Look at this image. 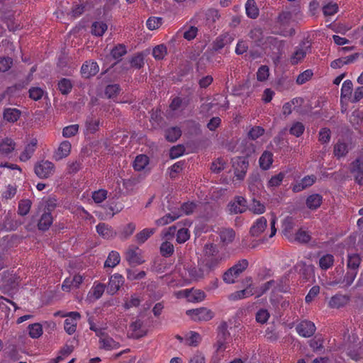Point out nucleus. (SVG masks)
<instances>
[{
    "label": "nucleus",
    "mask_w": 363,
    "mask_h": 363,
    "mask_svg": "<svg viewBox=\"0 0 363 363\" xmlns=\"http://www.w3.org/2000/svg\"><path fill=\"white\" fill-rule=\"evenodd\" d=\"M228 257L219 253L216 245L213 243L206 244L203 250V256L200 259L203 266L206 267L209 272L218 268L220 264Z\"/></svg>",
    "instance_id": "f257e3e1"
},
{
    "label": "nucleus",
    "mask_w": 363,
    "mask_h": 363,
    "mask_svg": "<svg viewBox=\"0 0 363 363\" xmlns=\"http://www.w3.org/2000/svg\"><path fill=\"white\" fill-rule=\"evenodd\" d=\"M293 21L292 13L289 11H282L277 16V23L281 30V34L286 36L291 35L295 33L294 28H289Z\"/></svg>",
    "instance_id": "f03ea898"
},
{
    "label": "nucleus",
    "mask_w": 363,
    "mask_h": 363,
    "mask_svg": "<svg viewBox=\"0 0 363 363\" xmlns=\"http://www.w3.org/2000/svg\"><path fill=\"white\" fill-rule=\"evenodd\" d=\"M177 296V298H186L189 302L199 303L205 299L206 294L201 289H186L178 291Z\"/></svg>",
    "instance_id": "7ed1b4c3"
},
{
    "label": "nucleus",
    "mask_w": 363,
    "mask_h": 363,
    "mask_svg": "<svg viewBox=\"0 0 363 363\" xmlns=\"http://www.w3.org/2000/svg\"><path fill=\"white\" fill-rule=\"evenodd\" d=\"M35 173L40 179H47L53 174L55 165L48 160H42L35 165Z\"/></svg>",
    "instance_id": "20e7f679"
},
{
    "label": "nucleus",
    "mask_w": 363,
    "mask_h": 363,
    "mask_svg": "<svg viewBox=\"0 0 363 363\" xmlns=\"http://www.w3.org/2000/svg\"><path fill=\"white\" fill-rule=\"evenodd\" d=\"M229 337L230 333L228 330V325L225 322H223L218 327L217 341L215 345L218 352L225 350L228 344L227 340Z\"/></svg>",
    "instance_id": "39448f33"
},
{
    "label": "nucleus",
    "mask_w": 363,
    "mask_h": 363,
    "mask_svg": "<svg viewBox=\"0 0 363 363\" xmlns=\"http://www.w3.org/2000/svg\"><path fill=\"white\" fill-rule=\"evenodd\" d=\"M249 162L246 157H238L233 159L234 175L238 180H243L248 168Z\"/></svg>",
    "instance_id": "423d86ee"
},
{
    "label": "nucleus",
    "mask_w": 363,
    "mask_h": 363,
    "mask_svg": "<svg viewBox=\"0 0 363 363\" xmlns=\"http://www.w3.org/2000/svg\"><path fill=\"white\" fill-rule=\"evenodd\" d=\"M311 47L308 43L302 42L296 47L294 52L290 57V62L292 65H298L306 56L307 53L311 51Z\"/></svg>",
    "instance_id": "0eeeda50"
},
{
    "label": "nucleus",
    "mask_w": 363,
    "mask_h": 363,
    "mask_svg": "<svg viewBox=\"0 0 363 363\" xmlns=\"http://www.w3.org/2000/svg\"><path fill=\"white\" fill-rule=\"evenodd\" d=\"M186 314L194 321H208L214 316V313L211 310L203 307L188 310Z\"/></svg>",
    "instance_id": "6e6552de"
},
{
    "label": "nucleus",
    "mask_w": 363,
    "mask_h": 363,
    "mask_svg": "<svg viewBox=\"0 0 363 363\" xmlns=\"http://www.w3.org/2000/svg\"><path fill=\"white\" fill-rule=\"evenodd\" d=\"M296 330L300 336L310 337L314 335L316 327L312 321L303 320L296 325Z\"/></svg>",
    "instance_id": "1a4fd4ad"
},
{
    "label": "nucleus",
    "mask_w": 363,
    "mask_h": 363,
    "mask_svg": "<svg viewBox=\"0 0 363 363\" xmlns=\"http://www.w3.org/2000/svg\"><path fill=\"white\" fill-rule=\"evenodd\" d=\"M64 317L67 318L64 323L65 330L69 335L74 334L77 329V320L81 317L79 313L77 311L69 312L65 315Z\"/></svg>",
    "instance_id": "9d476101"
},
{
    "label": "nucleus",
    "mask_w": 363,
    "mask_h": 363,
    "mask_svg": "<svg viewBox=\"0 0 363 363\" xmlns=\"http://www.w3.org/2000/svg\"><path fill=\"white\" fill-rule=\"evenodd\" d=\"M209 273L206 267L203 266V262L201 260L199 261L197 267H191L188 269V274L193 281H200Z\"/></svg>",
    "instance_id": "9b49d317"
},
{
    "label": "nucleus",
    "mask_w": 363,
    "mask_h": 363,
    "mask_svg": "<svg viewBox=\"0 0 363 363\" xmlns=\"http://www.w3.org/2000/svg\"><path fill=\"white\" fill-rule=\"evenodd\" d=\"M124 283V278L122 275L116 273L111 276L106 286V291L108 294H115Z\"/></svg>",
    "instance_id": "f8f14e48"
},
{
    "label": "nucleus",
    "mask_w": 363,
    "mask_h": 363,
    "mask_svg": "<svg viewBox=\"0 0 363 363\" xmlns=\"http://www.w3.org/2000/svg\"><path fill=\"white\" fill-rule=\"evenodd\" d=\"M317 177L314 174L305 176L301 181L295 184H292L291 189L293 192L298 193L306 188L313 185L316 182Z\"/></svg>",
    "instance_id": "ddd939ff"
},
{
    "label": "nucleus",
    "mask_w": 363,
    "mask_h": 363,
    "mask_svg": "<svg viewBox=\"0 0 363 363\" xmlns=\"http://www.w3.org/2000/svg\"><path fill=\"white\" fill-rule=\"evenodd\" d=\"M247 286L245 289L232 293L229 296V298L232 301H237L247 298L254 294V288L252 286V278L248 277L246 279Z\"/></svg>",
    "instance_id": "4468645a"
},
{
    "label": "nucleus",
    "mask_w": 363,
    "mask_h": 363,
    "mask_svg": "<svg viewBox=\"0 0 363 363\" xmlns=\"http://www.w3.org/2000/svg\"><path fill=\"white\" fill-rule=\"evenodd\" d=\"M16 148V143L10 138H6L0 142V157H9Z\"/></svg>",
    "instance_id": "2eb2a0df"
},
{
    "label": "nucleus",
    "mask_w": 363,
    "mask_h": 363,
    "mask_svg": "<svg viewBox=\"0 0 363 363\" xmlns=\"http://www.w3.org/2000/svg\"><path fill=\"white\" fill-rule=\"evenodd\" d=\"M247 209V200L242 196H236L235 201L228 204V210L231 213H242Z\"/></svg>",
    "instance_id": "dca6fc26"
},
{
    "label": "nucleus",
    "mask_w": 363,
    "mask_h": 363,
    "mask_svg": "<svg viewBox=\"0 0 363 363\" xmlns=\"http://www.w3.org/2000/svg\"><path fill=\"white\" fill-rule=\"evenodd\" d=\"M96 230L97 233L106 240L113 239L117 235V232L111 225L105 223H99L96 226Z\"/></svg>",
    "instance_id": "f3484780"
},
{
    "label": "nucleus",
    "mask_w": 363,
    "mask_h": 363,
    "mask_svg": "<svg viewBox=\"0 0 363 363\" xmlns=\"http://www.w3.org/2000/svg\"><path fill=\"white\" fill-rule=\"evenodd\" d=\"M99 71L96 62L86 61L81 67V74L84 78H89L96 75Z\"/></svg>",
    "instance_id": "a211bd4d"
},
{
    "label": "nucleus",
    "mask_w": 363,
    "mask_h": 363,
    "mask_svg": "<svg viewBox=\"0 0 363 363\" xmlns=\"http://www.w3.org/2000/svg\"><path fill=\"white\" fill-rule=\"evenodd\" d=\"M267 220L264 216L257 218L250 229V233L253 237L259 236L266 229Z\"/></svg>",
    "instance_id": "6ab92c4d"
},
{
    "label": "nucleus",
    "mask_w": 363,
    "mask_h": 363,
    "mask_svg": "<svg viewBox=\"0 0 363 363\" xmlns=\"http://www.w3.org/2000/svg\"><path fill=\"white\" fill-rule=\"evenodd\" d=\"M129 330L130 332V337L135 339L140 338L146 335V330L143 326V323L140 319H137L130 325Z\"/></svg>",
    "instance_id": "aec40b11"
},
{
    "label": "nucleus",
    "mask_w": 363,
    "mask_h": 363,
    "mask_svg": "<svg viewBox=\"0 0 363 363\" xmlns=\"http://www.w3.org/2000/svg\"><path fill=\"white\" fill-rule=\"evenodd\" d=\"M350 300L349 295L336 294L330 298L328 305L332 308H340L346 306Z\"/></svg>",
    "instance_id": "412c9836"
},
{
    "label": "nucleus",
    "mask_w": 363,
    "mask_h": 363,
    "mask_svg": "<svg viewBox=\"0 0 363 363\" xmlns=\"http://www.w3.org/2000/svg\"><path fill=\"white\" fill-rule=\"evenodd\" d=\"M125 258L130 265H139L144 262L138 247L129 248L125 253Z\"/></svg>",
    "instance_id": "4be33fe9"
},
{
    "label": "nucleus",
    "mask_w": 363,
    "mask_h": 363,
    "mask_svg": "<svg viewBox=\"0 0 363 363\" xmlns=\"http://www.w3.org/2000/svg\"><path fill=\"white\" fill-rule=\"evenodd\" d=\"M234 38L229 33H224L218 35L213 43V49L218 51L223 48L225 45L230 44Z\"/></svg>",
    "instance_id": "5701e85b"
},
{
    "label": "nucleus",
    "mask_w": 363,
    "mask_h": 363,
    "mask_svg": "<svg viewBox=\"0 0 363 363\" xmlns=\"http://www.w3.org/2000/svg\"><path fill=\"white\" fill-rule=\"evenodd\" d=\"M219 238L223 246H228L231 244L235 238V232L233 228H222L219 231Z\"/></svg>",
    "instance_id": "b1692460"
},
{
    "label": "nucleus",
    "mask_w": 363,
    "mask_h": 363,
    "mask_svg": "<svg viewBox=\"0 0 363 363\" xmlns=\"http://www.w3.org/2000/svg\"><path fill=\"white\" fill-rule=\"evenodd\" d=\"M52 222L53 218L51 213V209L48 207L42 214L38 223V228L40 230L45 231L49 229Z\"/></svg>",
    "instance_id": "393cba45"
},
{
    "label": "nucleus",
    "mask_w": 363,
    "mask_h": 363,
    "mask_svg": "<svg viewBox=\"0 0 363 363\" xmlns=\"http://www.w3.org/2000/svg\"><path fill=\"white\" fill-rule=\"evenodd\" d=\"M149 163L150 158L146 155L140 154L135 157L133 162V167L137 172L150 171L147 168Z\"/></svg>",
    "instance_id": "a878e982"
},
{
    "label": "nucleus",
    "mask_w": 363,
    "mask_h": 363,
    "mask_svg": "<svg viewBox=\"0 0 363 363\" xmlns=\"http://www.w3.org/2000/svg\"><path fill=\"white\" fill-rule=\"evenodd\" d=\"M323 196L319 194H312L306 200L307 208L311 211L317 210L323 203Z\"/></svg>",
    "instance_id": "bb28decb"
},
{
    "label": "nucleus",
    "mask_w": 363,
    "mask_h": 363,
    "mask_svg": "<svg viewBox=\"0 0 363 363\" xmlns=\"http://www.w3.org/2000/svg\"><path fill=\"white\" fill-rule=\"evenodd\" d=\"M281 281H279V282L278 281L270 280L269 281L264 283L259 288V296L265 294L268 290H269L272 288L277 291L286 292V289L281 286Z\"/></svg>",
    "instance_id": "cd10ccee"
},
{
    "label": "nucleus",
    "mask_w": 363,
    "mask_h": 363,
    "mask_svg": "<svg viewBox=\"0 0 363 363\" xmlns=\"http://www.w3.org/2000/svg\"><path fill=\"white\" fill-rule=\"evenodd\" d=\"M71 147V143L68 140L62 141L55 153V160H60L67 157L70 153Z\"/></svg>",
    "instance_id": "c85d7f7f"
},
{
    "label": "nucleus",
    "mask_w": 363,
    "mask_h": 363,
    "mask_svg": "<svg viewBox=\"0 0 363 363\" xmlns=\"http://www.w3.org/2000/svg\"><path fill=\"white\" fill-rule=\"evenodd\" d=\"M37 143L38 141L36 139H32L31 141L25 147L24 150L21 152L19 157L21 161L26 162L30 159L35 151Z\"/></svg>",
    "instance_id": "c756f323"
},
{
    "label": "nucleus",
    "mask_w": 363,
    "mask_h": 363,
    "mask_svg": "<svg viewBox=\"0 0 363 363\" xmlns=\"http://www.w3.org/2000/svg\"><path fill=\"white\" fill-rule=\"evenodd\" d=\"M136 225L134 223H129L122 226L117 232V235L122 240L128 239L135 232Z\"/></svg>",
    "instance_id": "7c9ffc66"
},
{
    "label": "nucleus",
    "mask_w": 363,
    "mask_h": 363,
    "mask_svg": "<svg viewBox=\"0 0 363 363\" xmlns=\"http://www.w3.org/2000/svg\"><path fill=\"white\" fill-rule=\"evenodd\" d=\"M99 347L105 350H113L120 347V344L108 335L106 337H104L101 340H99Z\"/></svg>",
    "instance_id": "2f4dec72"
},
{
    "label": "nucleus",
    "mask_w": 363,
    "mask_h": 363,
    "mask_svg": "<svg viewBox=\"0 0 363 363\" xmlns=\"http://www.w3.org/2000/svg\"><path fill=\"white\" fill-rule=\"evenodd\" d=\"M21 112L20 110L15 108H7L4 111V119L10 123L16 122L20 116Z\"/></svg>",
    "instance_id": "473e14b6"
},
{
    "label": "nucleus",
    "mask_w": 363,
    "mask_h": 363,
    "mask_svg": "<svg viewBox=\"0 0 363 363\" xmlns=\"http://www.w3.org/2000/svg\"><path fill=\"white\" fill-rule=\"evenodd\" d=\"M362 259L357 253L349 254L347 255V269L355 270L358 272Z\"/></svg>",
    "instance_id": "72a5a7b5"
},
{
    "label": "nucleus",
    "mask_w": 363,
    "mask_h": 363,
    "mask_svg": "<svg viewBox=\"0 0 363 363\" xmlns=\"http://www.w3.org/2000/svg\"><path fill=\"white\" fill-rule=\"evenodd\" d=\"M273 162V154L269 151H264L259 157V163L260 167L267 170L269 169Z\"/></svg>",
    "instance_id": "f704fd0d"
},
{
    "label": "nucleus",
    "mask_w": 363,
    "mask_h": 363,
    "mask_svg": "<svg viewBox=\"0 0 363 363\" xmlns=\"http://www.w3.org/2000/svg\"><path fill=\"white\" fill-rule=\"evenodd\" d=\"M91 29L93 35L101 37L107 30L108 26L104 21H95L92 23Z\"/></svg>",
    "instance_id": "c9c22d12"
},
{
    "label": "nucleus",
    "mask_w": 363,
    "mask_h": 363,
    "mask_svg": "<svg viewBox=\"0 0 363 363\" xmlns=\"http://www.w3.org/2000/svg\"><path fill=\"white\" fill-rule=\"evenodd\" d=\"M121 261L120 254L115 250L109 252L106 260L104 262V267L113 268L116 267Z\"/></svg>",
    "instance_id": "e433bc0d"
},
{
    "label": "nucleus",
    "mask_w": 363,
    "mask_h": 363,
    "mask_svg": "<svg viewBox=\"0 0 363 363\" xmlns=\"http://www.w3.org/2000/svg\"><path fill=\"white\" fill-rule=\"evenodd\" d=\"M182 216L181 213H176V212H172L171 213H167L162 218L156 220L155 223L158 226H162L165 225L167 224H169L177 218H179Z\"/></svg>",
    "instance_id": "4c0bfd02"
},
{
    "label": "nucleus",
    "mask_w": 363,
    "mask_h": 363,
    "mask_svg": "<svg viewBox=\"0 0 363 363\" xmlns=\"http://www.w3.org/2000/svg\"><path fill=\"white\" fill-rule=\"evenodd\" d=\"M57 86L62 95H67L72 91L73 84L69 79L62 78L58 82Z\"/></svg>",
    "instance_id": "58836bf2"
},
{
    "label": "nucleus",
    "mask_w": 363,
    "mask_h": 363,
    "mask_svg": "<svg viewBox=\"0 0 363 363\" xmlns=\"http://www.w3.org/2000/svg\"><path fill=\"white\" fill-rule=\"evenodd\" d=\"M182 135V130L179 127H172L165 130V138L167 141L174 143Z\"/></svg>",
    "instance_id": "ea45409f"
},
{
    "label": "nucleus",
    "mask_w": 363,
    "mask_h": 363,
    "mask_svg": "<svg viewBox=\"0 0 363 363\" xmlns=\"http://www.w3.org/2000/svg\"><path fill=\"white\" fill-rule=\"evenodd\" d=\"M129 63L132 68L141 69L145 65L144 55L142 52L135 54L129 59Z\"/></svg>",
    "instance_id": "a19ab883"
},
{
    "label": "nucleus",
    "mask_w": 363,
    "mask_h": 363,
    "mask_svg": "<svg viewBox=\"0 0 363 363\" xmlns=\"http://www.w3.org/2000/svg\"><path fill=\"white\" fill-rule=\"evenodd\" d=\"M247 16L250 18H256L259 16V9L255 0H247L245 4Z\"/></svg>",
    "instance_id": "79ce46f5"
},
{
    "label": "nucleus",
    "mask_w": 363,
    "mask_h": 363,
    "mask_svg": "<svg viewBox=\"0 0 363 363\" xmlns=\"http://www.w3.org/2000/svg\"><path fill=\"white\" fill-rule=\"evenodd\" d=\"M334 257L331 254L323 255L319 259V267L323 270H328L334 264Z\"/></svg>",
    "instance_id": "37998d69"
},
{
    "label": "nucleus",
    "mask_w": 363,
    "mask_h": 363,
    "mask_svg": "<svg viewBox=\"0 0 363 363\" xmlns=\"http://www.w3.org/2000/svg\"><path fill=\"white\" fill-rule=\"evenodd\" d=\"M127 53V48L124 44H118L114 46L111 51V55L114 60L120 61L121 57Z\"/></svg>",
    "instance_id": "c03bdc74"
},
{
    "label": "nucleus",
    "mask_w": 363,
    "mask_h": 363,
    "mask_svg": "<svg viewBox=\"0 0 363 363\" xmlns=\"http://www.w3.org/2000/svg\"><path fill=\"white\" fill-rule=\"evenodd\" d=\"M248 35L257 45L260 46L264 43L263 32L260 28H255L254 29H252Z\"/></svg>",
    "instance_id": "a18cd8bd"
},
{
    "label": "nucleus",
    "mask_w": 363,
    "mask_h": 363,
    "mask_svg": "<svg viewBox=\"0 0 363 363\" xmlns=\"http://www.w3.org/2000/svg\"><path fill=\"white\" fill-rule=\"evenodd\" d=\"M74 347L72 345H65L59 351L58 355L51 360L52 363H58L69 356L73 352Z\"/></svg>",
    "instance_id": "49530a36"
},
{
    "label": "nucleus",
    "mask_w": 363,
    "mask_h": 363,
    "mask_svg": "<svg viewBox=\"0 0 363 363\" xmlns=\"http://www.w3.org/2000/svg\"><path fill=\"white\" fill-rule=\"evenodd\" d=\"M28 330L29 336L33 339L40 337L43 333L42 325L38 323L30 324Z\"/></svg>",
    "instance_id": "de8ad7c7"
},
{
    "label": "nucleus",
    "mask_w": 363,
    "mask_h": 363,
    "mask_svg": "<svg viewBox=\"0 0 363 363\" xmlns=\"http://www.w3.org/2000/svg\"><path fill=\"white\" fill-rule=\"evenodd\" d=\"M155 232V228H145L136 234L135 240L139 244H143L150 238Z\"/></svg>",
    "instance_id": "09e8293b"
},
{
    "label": "nucleus",
    "mask_w": 363,
    "mask_h": 363,
    "mask_svg": "<svg viewBox=\"0 0 363 363\" xmlns=\"http://www.w3.org/2000/svg\"><path fill=\"white\" fill-rule=\"evenodd\" d=\"M187 104L188 101H186L184 99H182L179 96H175L171 99L169 108L173 111H176L181 108L186 106Z\"/></svg>",
    "instance_id": "8fccbe9b"
},
{
    "label": "nucleus",
    "mask_w": 363,
    "mask_h": 363,
    "mask_svg": "<svg viewBox=\"0 0 363 363\" xmlns=\"http://www.w3.org/2000/svg\"><path fill=\"white\" fill-rule=\"evenodd\" d=\"M353 84L351 80H345L341 88V99H348L352 96Z\"/></svg>",
    "instance_id": "3c124183"
},
{
    "label": "nucleus",
    "mask_w": 363,
    "mask_h": 363,
    "mask_svg": "<svg viewBox=\"0 0 363 363\" xmlns=\"http://www.w3.org/2000/svg\"><path fill=\"white\" fill-rule=\"evenodd\" d=\"M304 130L305 125L301 122L296 121L292 123L289 131L291 135L298 138L303 134Z\"/></svg>",
    "instance_id": "603ef678"
},
{
    "label": "nucleus",
    "mask_w": 363,
    "mask_h": 363,
    "mask_svg": "<svg viewBox=\"0 0 363 363\" xmlns=\"http://www.w3.org/2000/svg\"><path fill=\"white\" fill-rule=\"evenodd\" d=\"M167 54V47L164 44L158 45L152 50V56L156 60H163Z\"/></svg>",
    "instance_id": "864d4df0"
},
{
    "label": "nucleus",
    "mask_w": 363,
    "mask_h": 363,
    "mask_svg": "<svg viewBox=\"0 0 363 363\" xmlns=\"http://www.w3.org/2000/svg\"><path fill=\"white\" fill-rule=\"evenodd\" d=\"M99 125L100 121L92 117H88L85 122L86 129L90 133H96L99 128Z\"/></svg>",
    "instance_id": "5fc2aeb1"
},
{
    "label": "nucleus",
    "mask_w": 363,
    "mask_h": 363,
    "mask_svg": "<svg viewBox=\"0 0 363 363\" xmlns=\"http://www.w3.org/2000/svg\"><path fill=\"white\" fill-rule=\"evenodd\" d=\"M348 152L347 145L345 143L338 141L334 146V155L340 158L346 155Z\"/></svg>",
    "instance_id": "6e6d98bb"
},
{
    "label": "nucleus",
    "mask_w": 363,
    "mask_h": 363,
    "mask_svg": "<svg viewBox=\"0 0 363 363\" xmlns=\"http://www.w3.org/2000/svg\"><path fill=\"white\" fill-rule=\"evenodd\" d=\"M163 23V19L160 17L151 16L146 21V26L150 30L159 28Z\"/></svg>",
    "instance_id": "4d7b16f0"
},
{
    "label": "nucleus",
    "mask_w": 363,
    "mask_h": 363,
    "mask_svg": "<svg viewBox=\"0 0 363 363\" xmlns=\"http://www.w3.org/2000/svg\"><path fill=\"white\" fill-rule=\"evenodd\" d=\"M160 250V254L162 255V257H169L173 255L174 247L171 242L168 241H164L161 244Z\"/></svg>",
    "instance_id": "13d9d810"
},
{
    "label": "nucleus",
    "mask_w": 363,
    "mask_h": 363,
    "mask_svg": "<svg viewBox=\"0 0 363 363\" xmlns=\"http://www.w3.org/2000/svg\"><path fill=\"white\" fill-rule=\"evenodd\" d=\"M201 340V335L194 331H191L186 338V344L191 347H197Z\"/></svg>",
    "instance_id": "bf43d9fd"
},
{
    "label": "nucleus",
    "mask_w": 363,
    "mask_h": 363,
    "mask_svg": "<svg viewBox=\"0 0 363 363\" xmlns=\"http://www.w3.org/2000/svg\"><path fill=\"white\" fill-rule=\"evenodd\" d=\"M32 202L29 199H23L19 201L18 213L21 216H26L31 208Z\"/></svg>",
    "instance_id": "052dcab7"
},
{
    "label": "nucleus",
    "mask_w": 363,
    "mask_h": 363,
    "mask_svg": "<svg viewBox=\"0 0 363 363\" xmlns=\"http://www.w3.org/2000/svg\"><path fill=\"white\" fill-rule=\"evenodd\" d=\"M121 91V86L118 84H109L105 89V94L108 99L117 96Z\"/></svg>",
    "instance_id": "680f3d73"
},
{
    "label": "nucleus",
    "mask_w": 363,
    "mask_h": 363,
    "mask_svg": "<svg viewBox=\"0 0 363 363\" xmlns=\"http://www.w3.org/2000/svg\"><path fill=\"white\" fill-rule=\"evenodd\" d=\"M226 166V162L222 157H218L211 164V169L213 173L218 174L223 171Z\"/></svg>",
    "instance_id": "e2e57ef3"
},
{
    "label": "nucleus",
    "mask_w": 363,
    "mask_h": 363,
    "mask_svg": "<svg viewBox=\"0 0 363 363\" xmlns=\"http://www.w3.org/2000/svg\"><path fill=\"white\" fill-rule=\"evenodd\" d=\"M79 125L78 124H73L65 126L62 129V136L65 138H71L78 133Z\"/></svg>",
    "instance_id": "0e129e2a"
},
{
    "label": "nucleus",
    "mask_w": 363,
    "mask_h": 363,
    "mask_svg": "<svg viewBox=\"0 0 363 363\" xmlns=\"http://www.w3.org/2000/svg\"><path fill=\"white\" fill-rule=\"evenodd\" d=\"M108 191L106 189H101L92 192L91 198L96 203H102L107 198Z\"/></svg>",
    "instance_id": "69168bd1"
},
{
    "label": "nucleus",
    "mask_w": 363,
    "mask_h": 363,
    "mask_svg": "<svg viewBox=\"0 0 363 363\" xmlns=\"http://www.w3.org/2000/svg\"><path fill=\"white\" fill-rule=\"evenodd\" d=\"M357 275V272L355 270L348 269L345 274L342 283L344 284V286L348 287L352 285L354 280Z\"/></svg>",
    "instance_id": "338daca9"
},
{
    "label": "nucleus",
    "mask_w": 363,
    "mask_h": 363,
    "mask_svg": "<svg viewBox=\"0 0 363 363\" xmlns=\"http://www.w3.org/2000/svg\"><path fill=\"white\" fill-rule=\"evenodd\" d=\"M176 240L178 243H184L190 238V233L187 228H182L177 230Z\"/></svg>",
    "instance_id": "774afa93"
}]
</instances>
